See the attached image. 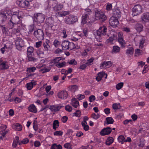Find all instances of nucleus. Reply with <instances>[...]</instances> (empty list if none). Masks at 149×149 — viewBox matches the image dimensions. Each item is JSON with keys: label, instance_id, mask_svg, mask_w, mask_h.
<instances>
[{"label": "nucleus", "instance_id": "1", "mask_svg": "<svg viewBox=\"0 0 149 149\" xmlns=\"http://www.w3.org/2000/svg\"><path fill=\"white\" fill-rule=\"evenodd\" d=\"M107 28L104 26L100 27L98 30H95L93 31V33L95 36L96 37L97 36L102 37L106 34Z\"/></svg>", "mask_w": 149, "mask_h": 149}, {"label": "nucleus", "instance_id": "2", "mask_svg": "<svg viewBox=\"0 0 149 149\" xmlns=\"http://www.w3.org/2000/svg\"><path fill=\"white\" fill-rule=\"evenodd\" d=\"M95 16L96 20L102 22L105 21L107 19L104 13L101 10H97L95 11Z\"/></svg>", "mask_w": 149, "mask_h": 149}, {"label": "nucleus", "instance_id": "3", "mask_svg": "<svg viewBox=\"0 0 149 149\" xmlns=\"http://www.w3.org/2000/svg\"><path fill=\"white\" fill-rule=\"evenodd\" d=\"M69 13L68 12L66 13V23L69 24H72L78 21V18L77 16L72 15H67Z\"/></svg>", "mask_w": 149, "mask_h": 149}, {"label": "nucleus", "instance_id": "4", "mask_svg": "<svg viewBox=\"0 0 149 149\" xmlns=\"http://www.w3.org/2000/svg\"><path fill=\"white\" fill-rule=\"evenodd\" d=\"M45 17V15L41 13H37L34 14L33 19L35 22L40 23L43 22Z\"/></svg>", "mask_w": 149, "mask_h": 149}, {"label": "nucleus", "instance_id": "5", "mask_svg": "<svg viewBox=\"0 0 149 149\" xmlns=\"http://www.w3.org/2000/svg\"><path fill=\"white\" fill-rule=\"evenodd\" d=\"M11 15L10 11L0 14V24H1L5 22L7 19H9Z\"/></svg>", "mask_w": 149, "mask_h": 149}, {"label": "nucleus", "instance_id": "6", "mask_svg": "<svg viewBox=\"0 0 149 149\" xmlns=\"http://www.w3.org/2000/svg\"><path fill=\"white\" fill-rule=\"evenodd\" d=\"M142 9L141 6L139 4L136 5L132 9V12L134 15H137L142 12Z\"/></svg>", "mask_w": 149, "mask_h": 149}, {"label": "nucleus", "instance_id": "7", "mask_svg": "<svg viewBox=\"0 0 149 149\" xmlns=\"http://www.w3.org/2000/svg\"><path fill=\"white\" fill-rule=\"evenodd\" d=\"M34 34L35 37L39 40H42L44 39V33L41 29H38L34 31Z\"/></svg>", "mask_w": 149, "mask_h": 149}, {"label": "nucleus", "instance_id": "8", "mask_svg": "<svg viewBox=\"0 0 149 149\" xmlns=\"http://www.w3.org/2000/svg\"><path fill=\"white\" fill-rule=\"evenodd\" d=\"M11 21L16 24H18L20 22L21 18L22 17L21 16L18 15L16 14L12 15L10 17Z\"/></svg>", "mask_w": 149, "mask_h": 149}, {"label": "nucleus", "instance_id": "9", "mask_svg": "<svg viewBox=\"0 0 149 149\" xmlns=\"http://www.w3.org/2000/svg\"><path fill=\"white\" fill-rule=\"evenodd\" d=\"M118 41L120 45L121 48H123L125 47L126 43L124 40L123 34L121 33H119L118 34Z\"/></svg>", "mask_w": 149, "mask_h": 149}, {"label": "nucleus", "instance_id": "10", "mask_svg": "<svg viewBox=\"0 0 149 149\" xmlns=\"http://www.w3.org/2000/svg\"><path fill=\"white\" fill-rule=\"evenodd\" d=\"M107 36L109 37V38L107 40V42L108 43H111L114 40L116 39V33L113 31H110V33L108 34Z\"/></svg>", "mask_w": 149, "mask_h": 149}, {"label": "nucleus", "instance_id": "11", "mask_svg": "<svg viewBox=\"0 0 149 149\" xmlns=\"http://www.w3.org/2000/svg\"><path fill=\"white\" fill-rule=\"evenodd\" d=\"M48 0L49 2H50L51 1H52L53 3L52 5V6H53V8L55 12H56L60 10L62 8V6L56 4V1L55 0Z\"/></svg>", "mask_w": 149, "mask_h": 149}, {"label": "nucleus", "instance_id": "12", "mask_svg": "<svg viewBox=\"0 0 149 149\" xmlns=\"http://www.w3.org/2000/svg\"><path fill=\"white\" fill-rule=\"evenodd\" d=\"M15 44L16 49L18 50H21L22 47L23 46V40L20 38H17L15 40Z\"/></svg>", "mask_w": 149, "mask_h": 149}, {"label": "nucleus", "instance_id": "13", "mask_svg": "<svg viewBox=\"0 0 149 149\" xmlns=\"http://www.w3.org/2000/svg\"><path fill=\"white\" fill-rule=\"evenodd\" d=\"M109 23L111 26L115 27L119 24V22L116 17H111L109 19Z\"/></svg>", "mask_w": 149, "mask_h": 149}, {"label": "nucleus", "instance_id": "14", "mask_svg": "<svg viewBox=\"0 0 149 149\" xmlns=\"http://www.w3.org/2000/svg\"><path fill=\"white\" fill-rule=\"evenodd\" d=\"M9 68L7 62L0 59V70H4L7 69Z\"/></svg>", "mask_w": 149, "mask_h": 149}, {"label": "nucleus", "instance_id": "15", "mask_svg": "<svg viewBox=\"0 0 149 149\" xmlns=\"http://www.w3.org/2000/svg\"><path fill=\"white\" fill-rule=\"evenodd\" d=\"M111 131V127H106L102 130L100 132V134L102 136L108 135L110 133Z\"/></svg>", "mask_w": 149, "mask_h": 149}, {"label": "nucleus", "instance_id": "16", "mask_svg": "<svg viewBox=\"0 0 149 149\" xmlns=\"http://www.w3.org/2000/svg\"><path fill=\"white\" fill-rule=\"evenodd\" d=\"M141 19L143 23L148 22L149 21V13H143L141 16Z\"/></svg>", "mask_w": 149, "mask_h": 149}, {"label": "nucleus", "instance_id": "17", "mask_svg": "<svg viewBox=\"0 0 149 149\" xmlns=\"http://www.w3.org/2000/svg\"><path fill=\"white\" fill-rule=\"evenodd\" d=\"M29 0H22L18 1L19 5L22 8L27 7L29 5Z\"/></svg>", "mask_w": 149, "mask_h": 149}, {"label": "nucleus", "instance_id": "18", "mask_svg": "<svg viewBox=\"0 0 149 149\" xmlns=\"http://www.w3.org/2000/svg\"><path fill=\"white\" fill-rule=\"evenodd\" d=\"M45 23L49 27H50L52 28L54 23V21L52 17L47 18L46 19Z\"/></svg>", "mask_w": 149, "mask_h": 149}, {"label": "nucleus", "instance_id": "19", "mask_svg": "<svg viewBox=\"0 0 149 149\" xmlns=\"http://www.w3.org/2000/svg\"><path fill=\"white\" fill-rule=\"evenodd\" d=\"M112 65V63L111 61H104L102 62L100 66V68L101 69H103V68L106 67H110Z\"/></svg>", "mask_w": 149, "mask_h": 149}, {"label": "nucleus", "instance_id": "20", "mask_svg": "<svg viewBox=\"0 0 149 149\" xmlns=\"http://www.w3.org/2000/svg\"><path fill=\"white\" fill-rule=\"evenodd\" d=\"M134 49L132 47H129L126 51V54L129 57H130L133 55L134 53Z\"/></svg>", "mask_w": 149, "mask_h": 149}, {"label": "nucleus", "instance_id": "21", "mask_svg": "<svg viewBox=\"0 0 149 149\" xmlns=\"http://www.w3.org/2000/svg\"><path fill=\"white\" fill-rule=\"evenodd\" d=\"M89 18L88 15H87V14H84L82 15V21L81 22V24L84 25L87 22V20Z\"/></svg>", "mask_w": 149, "mask_h": 149}, {"label": "nucleus", "instance_id": "22", "mask_svg": "<svg viewBox=\"0 0 149 149\" xmlns=\"http://www.w3.org/2000/svg\"><path fill=\"white\" fill-rule=\"evenodd\" d=\"M61 107V106L58 105H53L50 106L49 109L52 111H59Z\"/></svg>", "mask_w": 149, "mask_h": 149}, {"label": "nucleus", "instance_id": "23", "mask_svg": "<svg viewBox=\"0 0 149 149\" xmlns=\"http://www.w3.org/2000/svg\"><path fill=\"white\" fill-rule=\"evenodd\" d=\"M36 84V82H31L27 83L26 85V86L28 90H31Z\"/></svg>", "mask_w": 149, "mask_h": 149}, {"label": "nucleus", "instance_id": "24", "mask_svg": "<svg viewBox=\"0 0 149 149\" xmlns=\"http://www.w3.org/2000/svg\"><path fill=\"white\" fill-rule=\"evenodd\" d=\"M138 39L139 40V48L141 49L143 47V44L145 42L144 39L139 36L135 38L134 39Z\"/></svg>", "mask_w": 149, "mask_h": 149}, {"label": "nucleus", "instance_id": "25", "mask_svg": "<svg viewBox=\"0 0 149 149\" xmlns=\"http://www.w3.org/2000/svg\"><path fill=\"white\" fill-rule=\"evenodd\" d=\"M72 104L75 108H77L79 106V102L76 98H72Z\"/></svg>", "mask_w": 149, "mask_h": 149}, {"label": "nucleus", "instance_id": "26", "mask_svg": "<svg viewBox=\"0 0 149 149\" xmlns=\"http://www.w3.org/2000/svg\"><path fill=\"white\" fill-rule=\"evenodd\" d=\"M29 111L31 112L36 113L37 112V109L33 104L30 105L28 107Z\"/></svg>", "mask_w": 149, "mask_h": 149}, {"label": "nucleus", "instance_id": "27", "mask_svg": "<svg viewBox=\"0 0 149 149\" xmlns=\"http://www.w3.org/2000/svg\"><path fill=\"white\" fill-rule=\"evenodd\" d=\"M143 27L142 24H137L136 25L135 29L138 32H140L143 31Z\"/></svg>", "mask_w": 149, "mask_h": 149}, {"label": "nucleus", "instance_id": "28", "mask_svg": "<svg viewBox=\"0 0 149 149\" xmlns=\"http://www.w3.org/2000/svg\"><path fill=\"white\" fill-rule=\"evenodd\" d=\"M13 128L18 131H20L22 130V126L19 123H16L13 125Z\"/></svg>", "mask_w": 149, "mask_h": 149}, {"label": "nucleus", "instance_id": "29", "mask_svg": "<svg viewBox=\"0 0 149 149\" xmlns=\"http://www.w3.org/2000/svg\"><path fill=\"white\" fill-rule=\"evenodd\" d=\"M106 121L105 122V125H108L109 124H112L114 122V120L111 117H107L106 118Z\"/></svg>", "mask_w": 149, "mask_h": 149}, {"label": "nucleus", "instance_id": "30", "mask_svg": "<svg viewBox=\"0 0 149 149\" xmlns=\"http://www.w3.org/2000/svg\"><path fill=\"white\" fill-rule=\"evenodd\" d=\"M103 74H104V72H99L97 75V76L96 78V80L98 81H100L102 77H104Z\"/></svg>", "mask_w": 149, "mask_h": 149}, {"label": "nucleus", "instance_id": "31", "mask_svg": "<svg viewBox=\"0 0 149 149\" xmlns=\"http://www.w3.org/2000/svg\"><path fill=\"white\" fill-rule=\"evenodd\" d=\"M112 51L115 54L118 53L120 51V48L118 46H114L113 47Z\"/></svg>", "mask_w": 149, "mask_h": 149}, {"label": "nucleus", "instance_id": "32", "mask_svg": "<svg viewBox=\"0 0 149 149\" xmlns=\"http://www.w3.org/2000/svg\"><path fill=\"white\" fill-rule=\"evenodd\" d=\"M74 44L73 43L69 42L68 41H66V49H70L72 50V48L71 47V46H73Z\"/></svg>", "mask_w": 149, "mask_h": 149}, {"label": "nucleus", "instance_id": "33", "mask_svg": "<svg viewBox=\"0 0 149 149\" xmlns=\"http://www.w3.org/2000/svg\"><path fill=\"white\" fill-rule=\"evenodd\" d=\"M59 126V123L58 120H54L53 124V128L55 130H56L57 128Z\"/></svg>", "mask_w": 149, "mask_h": 149}, {"label": "nucleus", "instance_id": "34", "mask_svg": "<svg viewBox=\"0 0 149 149\" xmlns=\"http://www.w3.org/2000/svg\"><path fill=\"white\" fill-rule=\"evenodd\" d=\"M27 57L28 60L30 61H36V59L34 57V56L32 54H27Z\"/></svg>", "mask_w": 149, "mask_h": 149}, {"label": "nucleus", "instance_id": "35", "mask_svg": "<svg viewBox=\"0 0 149 149\" xmlns=\"http://www.w3.org/2000/svg\"><path fill=\"white\" fill-rule=\"evenodd\" d=\"M113 141V138L111 137H109L107 139L106 141V143L107 145H110Z\"/></svg>", "mask_w": 149, "mask_h": 149}, {"label": "nucleus", "instance_id": "36", "mask_svg": "<svg viewBox=\"0 0 149 149\" xmlns=\"http://www.w3.org/2000/svg\"><path fill=\"white\" fill-rule=\"evenodd\" d=\"M0 26L1 28V29L3 33L6 36L8 35V29L1 25Z\"/></svg>", "mask_w": 149, "mask_h": 149}, {"label": "nucleus", "instance_id": "37", "mask_svg": "<svg viewBox=\"0 0 149 149\" xmlns=\"http://www.w3.org/2000/svg\"><path fill=\"white\" fill-rule=\"evenodd\" d=\"M21 27L20 26H18L17 28H14L12 30V32L15 34L19 33L20 32Z\"/></svg>", "mask_w": 149, "mask_h": 149}, {"label": "nucleus", "instance_id": "38", "mask_svg": "<svg viewBox=\"0 0 149 149\" xmlns=\"http://www.w3.org/2000/svg\"><path fill=\"white\" fill-rule=\"evenodd\" d=\"M77 89L78 88L76 85L70 86L68 87V90L73 92H75Z\"/></svg>", "mask_w": 149, "mask_h": 149}, {"label": "nucleus", "instance_id": "39", "mask_svg": "<svg viewBox=\"0 0 149 149\" xmlns=\"http://www.w3.org/2000/svg\"><path fill=\"white\" fill-rule=\"evenodd\" d=\"M62 147L60 145H57L56 144H53L51 146V149H62Z\"/></svg>", "mask_w": 149, "mask_h": 149}, {"label": "nucleus", "instance_id": "40", "mask_svg": "<svg viewBox=\"0 0 149 149\" xmlns=\"http://www.w3.org/2000/svg\"><path fill=\"white\" fill-rule=\"evenodd\" d=\"M91 50V48H88L84 49L81 53V55L84 56H87L88 52L90 51Z\"/></svg>", "mask_w": 149, "mask_h": 149}, {"label": "nucleus", "instance_id": "41", "mask_svg": "<svg viewBox=\"0 0 149 149\" xmlns=\"http://www.w3.org/2000/svg\"><path fill=\"white\" fill-rule=\"evenodd\" d=\"M67 63L70 65H75L77 64V62L75 59H72L70 60H68L67 61Z\"/></svg>", "mask_w": 149, "mask_h": 149}, {"label": "nucleus", "instance_id": "42", "mask_svg": "<svg viewBox=\"0 0 149 149\" xmlns=\"http://www.w3.org/2000/svg\"><path fill=\"white\" fill-rule=\"evenodd\" d=\"M112 107L114 110H117L120 109V106L119 103H116L113 104Z\"/></svg>", "mask_w": 149, "mask_h": 149}, {"label": "nucleus", "instance_id": "43", "mask_svg": "<svg viewBox=\"0 0 149 149\" xmlns=\"http://www.w3.org/2000/svg\"><path fill=\"white\" fill-rule=\"evenodd\" d=\"M100 115L99 113L96 114L95 113H93L91 114V117L94 119L97 120L100 118Z\"/></svg>", "mask_w": 149, "mask_h": 149}, {"label": "nucleus", "instance_id": "44", "mask_svg": "<svg viewBox=\"0 0 149 149\" xmlns=\"http://www.w3.org/2000/svg\"><path fill=\"white\" fill-rule=\"evenodd\" d=\"M58 98L61 99H64V91H62L58 93Z\"/></svg>", "mask_w": 149, "mask_h": 149}, {"label": "nucleus", "instance_id": "45", "mask_svg": "<svg viewBox=\"0 0 149 149\" xmlns=\"http://www.w3.org/2000/svg\"><path fill=\"white\" fill-rule=\"evenodd\" d=\"M33 51V47H28L27 49V54H32Z\"/></svg>", "mask_w": 149, "mask_h": 149}, {"label": "nucleus", "instance_id": "46", "mask_svg": "<svg viewBox=\"0 0 149 149\" xmlns=\"http://www.w3.org/2000/svg\"><path fill=\"white\" fill-rule=\"evenodd\" d=\"M34 26L32 25L29 26L28 34H31L34 30Z\"/></svg>", "mask_w": 149, "mask_h": 149}, {"label": "nucleus", "instance_id": "47", "mask_svg": "<svg viewBox=\"0 0 149 149\" xmlns=\"http://www.w3.org/2000/svg\"><path fill=\"white\" fill-rule=\"evenodd\" d=\"M53 44L56 47H58L60 46L61 42L57 40H55L53 42Z\"/></svg>", "mask_w": 149, "mask_h": 149}, {"label": "nucleus", "instance_id": "48", "mask_svg": "<svg viewBox=\"0 0 149 149\" xmlns=\"http://www.w3.org/2000/svg\"><path fill=\"white\" fill-rule=\"evenodd\" d=\"M43 46L44 47V50L45 51H48L50 48V46L47 43H44Z\"/></svg>", "mask_w": 149, "mask_h": 149}, {"label": "nucleus", "instance_id": "49", "mask_svg": "<svg viewBox=\"0 0 149 149\" xmlns=\"http://www.w3.org/2000/svg\"><path fill=\"white\" fill-rule=\"evenodd\" d=\"M29 142V140L27 138H25L23 139L22 141L19 143V145H21L22 144H26Z\"/></svg>", "mask_w": 149, "mask_h": 149}, {"label": "nucleus", "instance_id": "50", "mask_svg": "<svg viewBox=\"0 0 149 149\" xmlns=\"http://www.w3.org/2000/svg\"><path fill=\"white\" fill-rule=\"evenodd\" d=\"M36 68L35 67H33L31 68H27L26 71L28 72L31 73L33 72L36 70Z\"/></svg>", "mask_w": 149, "mask_h": 149}, {"label": "nucleus", "instance_id": "51", "mask_svg": "<svg viewBox=\"0 0 149 149\" xmlns=\"http://www.w3.org/2000/svg\"><path fill=\"white\" fill-rule=\"evenodd\" d=\"M15 25L16 24H14V23H13V22L11 21V20H10V21L8 22V27L9 28L12 29L14 27Z\"/></svg>", "mask_w": 149, "mask_h": 149}, {"label": "nucleus", "instance_id": "52", "mask_svg": "<svg viewBox=\"0 0 149 149\" xmlns=\"http://www.w3.org/2000/svg\"><path fill=\"white\" fill-rule=\"evenodd\" d=\"M145 145L144 140L143 139H140L138 146L140 147H143Z\"/></svg>", "mask_w": 149, "mask_h": 149}, {"label": "nucleus", "instance_id": "53", "mask_svg": "<svg viewBox=\"0 0 149 149\" xmlns=\"http://www.w3.org/2000/svg\"><path fill=\"white\" fill-rule=\"evenodd\" d=\"M125 138L124 136L123 135L120 136L118 138V139L119 142H121L122 143H123V142L124 141V140Z\"/></svg>", "mask_w": 149, "mask_h": 149}, {"label": "nucleus", "instance_id": "54", "mask_svg": "<svg viewBox=\"0 0 149 149\" xmlns=\"http://www.w3.org/2000/svg\"><path fill=\"white\" fill-rule=\"evenodd\" d=\"M61 59V58L60 57H56L52 61V63L55 64L56 63H58Z\"/></svg>", "mask_w": 149, "mask_h": 149}, {"label": "nucleus", "instance_id": "55", "mask_svg": "<svg viewBox=\"0 0 149 149\" xmlns=\"http://www.w3.org/2000/svg\"><path fill=\"white\" fill-rule=\"evenodd\" d=\"M123 82H120L116 86V89L117 90H120L123 87Z\"/></svg>", "mask_w": 149, "mask_h": 149}, {"label": "nucleus", "instance_id": "56", "mask_svg": "<svg viewBox=\"0 0 149 149\" xmlns=\"http://www.w3.org/2000/svg\"><path fill=\"white\" fill-rule=\"evenodd\" d=\"M142 52V51L140 50V49H136L135 50V56H137V55H141Z\"/></svg>", "mask_w": 149, "mask_h": 149}, {"label": "nucleus", "instance_id": "57", "mask_svg": "<svg viewBox=\"0 0 149 149\" xmlns=\"http://www.w3.org/2000/svg\"><path fill=\"white\" fill-rule=\"evenodd\" d=\"M72 146L71 143H66V148L68 149H73L72 148Z\"/></svg>", "mask_w": 149, "mask_h": 149}, {"label": "nucleus", "instance_id": "58", "mask_svg": "<svg viewBox=\"0 0 149 149\" xmlns=\"http://www.w3.org/2000/svg\"><path fill=\"white\" fill-rule=\"evenodd\" d=\"M85 97V96L84 95L79 94L77 97L79 100H80L84 99Z\"/></svg>", "mask_w": 149, "mask_h": 149}, {"label": "nucleus", "instance_id": "59", "mask_svg": "<svg viewBox=\"0 0 149 149\" xmlns=\"http://www.w3.org/2000/svg\"><path fill=\"white\" fill-rule=\"evenodd\" d=\"M128 123H130L132 125L133 124V121L132 120H126L123 121V124L124 125H127Z\"/></svg>", "mask_w": 149, "mask_h": 149}, {"label": "nucleus", "instance_id": "60", "mask_svg": "<svg viewBox=\"0 0 149 149\" xmlns=\"http://www.w3.org/2000/svg\"><path fill=\"white\" fill-rule=\"evenodd\" d=\"M63 133V132L60 131H56L54 132V134L55 136H61L62 135Z\"/></svg>", "mask_w": 149, "mask_h": 149}, {"label": "nucleus", "instance_id": "61", "mask_svg": "<svg viewBox=\"0 0 149 149\" xmlns=\"http://www.w3.org/2000/svg\"><path fill=\"white\" fill-rule=\"evenodd\" d=\"M81 112L79 110H77L76 112L73 113V116L79 117L80 115Z\"/></svg>", "mask_w": 149, "mask_h": 149}, {"label": "nucleus", "instance_id": "62", "mask_svg": "<svg viewBox=\"0 0 149 149\" xmlns=\"http://www.w3.org/2000/svg\"><path fill=\"white\" fill-rule=\"evenodd\" d=\"M94 58H91L87 61L86 64H87L88 66H89L91 65V63L93 62Z\"/></svg>", "mask_w": 149, "mask_h": 149}, {"label": "nucleus", "instance_id": "63", "mask_svg": "<svg viewBox=\"0 0 149 149\" xmlns=\"http://www.w3.org/2000/svg\"><path fill=\"white\" fill-rule=\"evenodd\" d=\"M50 70V68H42L41 69V70L42 71V73H44L47 72H49Z\"/></svg>", "mask_w": 149, "mask_h": 149}, {"label": "nucleus", "instance_id": "64", "mask_svg": "<svg viewBox=\"0 0 149 149\" xmlns=\"http://www.w3.org/2000/svg\"><path fill=\"white\" fill-rule=\"evenodd\" d=\"M112 8V5L111 4L109 3L106 6V9L108 10H111Z\"/></svg>", "mask_w": 149, "mask_h": 149}]
</instances>
